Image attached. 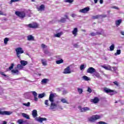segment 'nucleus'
I'll use <instances>...</instances> for the list:
<instances>
[{
  "label": "nucleus",
  "mask_w": 124,
  "mask_h": 124,
  "mask_svg": "<svg viewBox=\"0 0 124 124\" xmlns=\"http://www.w3.org/2000/svg\"><path fill=\"white\" fill-rule=\"evenodd\" d=\"M32 94L34 96V101H38V97H37V93L35 91H31V92Z\"/></svg>",
  "instance_id": "nucleus-11"
},
{
  "label": "nucleus",
  "mask_w": 124,
  "mask_h": 124,
  "mask_svg": "<svg viewBox=\"0 0 124 124\" xmlns=\"http://www.w3.org/2000/svg\"><path fill=\"white\" fill-rule=\"evenodd\" d=\"M64 74H70L71 73V70H70V67L68 66L66 68L64 69V71L63 72Z\"/></svg>",
  "instance_id": "nucleus-9"
},
{
  "label": "nucleus",
  "mask_w": 124,
  "mask_h": 124,
  "mask_svg": "<svg viewBox=\"0 0 124 124\" xmlns=\"http://www.w3.org/2000/svg\"><path fill=\"white\" fill-rule=\"evenodd\" d=\"M87 73H91V74L93 73H94L95 72V69L93 67H89L87 70Z\"/></svg>",
  "instance_id": "nucleus-10"
},
{
  "label": "nucleus",
  "mask_w": 124,
  "mask_h": 124,
  "mask_svg": "<svg viewBox=\"0 0 124 124\" xmlns=\"http://www.w3.org/2000/svg\"><path fill=\"white\" fill-rule=\"evenodd\" d=\"M72 17H73V18H74V17H76V15L75 14H72L71 15Z\"/></svg>",
  "instance_id": "nucleus-54"
},
{
  "label": "nucleus",
  "mask_w": 124,
  "mask_h": 124,
  "mask_svg": "<svg viewBox=\"0 0 124 124\" xmlns=\"http://www.w3.org/2000/svg\"><path fill=\"white\" fill-rule=\"evenodd\" d=\"M56 108H57V104L54 103L53 102H51L49 109L50 110H53V109H56Z\"/></svg>",
  "instance_id": "nucleus-15"
},
{
  "label": "nucleus",
  "mask_w": 124,
  "mask_h": 124,
  "mask_svg": "<svg viewBox=\"0 0 124 124\" xmlns=\"http://www.w3.org/2000/svg\"><path fill=\"white\" fill-rule=\"evenodd\" d=\"M0 15H3V12L1 11H0Z\"/></svg>",
  "instance_id": "nucleus-57"
},
{
  "label": "nucleus",
  "mask_w": 124,
  "mask_h": 124,
  "mask_svg": "<svg viewBox=\"0 0 124 124\" xmlns=\"http://www.w3.org/2000/svg\"><path fill=\"white\" fill-rule=\"evenodd\" d=\"M11 124H15L14 123H11Z\"/></svg>",
  "instance_id": "nucleus-63"
},
{
  "label": "nucleus",
  "mask_w": 124,
  "mask_h": 124,
  "mask_svg": "<svg viewBox=\"0 0 124 124\" xmlns=\"http://www.w3.org/2000/svg\"><path fill=\"white\" fill-rule=\"evenodd\" d=\"M121 54V49H118L116 51V53L114 54L115 56H118Z\"/></svg>",
  "instance_id": "nucleus-39"
},
{
  "label": "nucleus",
  "mask_w": 124,
  "mask_h": 124,
  "mask_svg": "<svg viewBox=\"0 0 124 124\" xmlns=\"http://www.w3.org/2000/svg\"><path fill=\"white\" fill-rule=\"evenodd\" d=\"M18 69H19V70H21V69L24 68V67L22 65V64H18L17 66Z\"/></svg>",
  "instance_id": "nucleus-37"
},
{
  "label": "nucleus",
  "mask_w": 124,
  "mask_h": 124,
  "mask_svg": "<svg viewBox=\"0 0 124 124\" xmlns=\"http://www.w3.org/2000/svg\"><path fill=\"white\" fill-rule=\"evenodd\" d=\"M109 49L110 51H114V49H115V45L112 44V45L109 46Z\"/></svg>",
  "instance_id": "nucleus-35"
},
{
  "label": "nucleus",
  "mask_w": 124,
  "mask_h": 124,
  "mask_svg": "<svg viewBox=\"0 0 124 124\" xmlns=\"http://www.w3.org/2000/svg\"><path fill=\"white\" fill-rule=\"evenodd\" d=\"M61 101L62 103H66V104H69V103L67 102V100H66L65 98H62L61 99Z\"/></svg>",
  "instance_id": "nucleus-27"
},
{
  "label": "nucleus",
  "mask_w": 124,
  "mask_h": 124,
  "mask_svg": "<svg viewBox=\"0 0 124 124\" xmlns=\"http://www.w3.org/2000/svg\"><path fill=\"white\" fill-rule=\"evenodd\" d=\"M74 47H75V48H79V45H78V44H74Z\"/></svg>",
  "instance_id": "nucleus-47"
},
{
  "label": "nucleus",
  "mask_w": 124,
  "mask_h": 124,
  "mask_svg": "<svg viewBox=\"0 0 124 124\" xmlns=\"http://www.w3.org/2000/svg\"><path fill=\"white\" fill-rule=\"evenodd\" d=\"M21 115L23 118H25V119H27V120H30V115H28L27 113H21Z\"/></svg>",
  "instance_id": "nucleus-21"
},
{
  "label": "nucleus",
  "mask_w": 124,
  "mask_h": 124,
  "mask_svg": "<svg viewBox=\"0 0 124 124\" xmlns=\"http://www.w3.org/2000/svg\"><path fill=\"white\" fill-rule=\"evenodd\" d=\"M113 83L115 86H117V87H119V83H118L117 81L113 82Z\"/></svg>",
  "instance_id": "nucleus-49"
},
{
  "label": "nucleus",
  "mask_w": 124,
  "mask_h": 124,
  "mask_svg": "<svg viewBox=\"0 0 124 124\" xmlns=\"http://www.w3.org/2000/svg\"><path fill=\"white\" fill-rule=\"evenodd\" d=\"M106 15H97L93 16V19H99V18H105Z\"/></svg>",
  "instance_id": "nucleus-13"
},
{
  "label": "nucleus",
  "mask_w": 124,
  "mask_h": 124,
  "mask_svg": "<svg viewBox=\"0 0 124 124\" xmlns=\"http://www.w3.org/2000/svg\"><path fill=\"white\" fill-rule=\"evenodd\" d=\"M62 34H63V33L62 32H60L56 34H55L54 35V37H61V36L62 35Z\"/></svg>",
  "instance_id": "nucleus-24"
},
{
  "label": "nucleus",
  "mask_w": 124,
  "mask_h": 124,
  "mask_svg": "<svg viewBox=\"0 0 124 124\" xmlns=\"http://www.w3.org/2000/svg\"><path fill=\"white\" fill-rule=\"evenodd\" d=\"M86 67H87V65L81 64V65H80L79 68H80L81 71H84V70H85V68H86Z\"/></svg>",
  "instance_id": "nucleus-26"
},
{
  "label": "nucleus",
  "mask_w": 124,
  "mask_h": 124,
  "mask_svg": "<svg viewBox=\"0 0 124 124\" xmlns=\"http://www.w3.org/2000/svg\"><path fill=\"white\" fill-rule=\"evenodd\" d=\"M41 62L43 65H47V60H46V59H42Z\"/></svg>",
  "instance_id": "nucleus-30"
},
{
  "label": "nucleus",
  "mask_w": 124,
  "mask_h": 124,
  "mask_svg": "<svg viewBox=\"0 0 124 124\" xmlns=\"http://www.w3.org/2000/svg\"><path fill=\"white\" fill-rule=\"evenodd\" d=\"M78 32V28H75L74 29L73 31H72V33L74 36H76L77 35V33Z\"/></svg>",
  "instance_id": "nucleus-19"
},
{
  "label": "nucleus",
  "mask_w": 124,
  "mask_h": 124,
  "mask_svg": "<svg viewBox=\"0 0 124 124\" xmlns=\"http://www.w3.org/2000/svg\"><path fill=\"white\" fill-rule=\"evenodd\" d=\"M54 97H55V95L53 93H51L49 95V100L50 102H54Z\"/></svg>",
  "instance_id": "nucleus-18"
},
{
  "label": "nucleus",
  "mask_w": 124,
  "mask_h": 124,
  "mask_svg": "<svg viewBox=\"0 0 124 124\" xmlns=\"http://www.w3.org/2000/svg\"><path fill=\"white\" fill-rule=\"evenodd\" d=\"M118 103V102H117V101H116V102H115V103Z\"/></svg>",
  "instance_id": "nucleus-62"
},
{
  "label": "nucleus",
  "mask_w": 124,
  "mask_h": 124,
  "mask_svg": "<svg viewBox=\"0 0 124 124\" xmlns=\"http://www.w3.org/2000/svg\"><path fill=\"white\" fill-rule=\"evenodd\" d=\"M88 11H90V8L89 7H85L79 10V12L81 13H87Z\"/></svg>",
  "instance_id": "nucleus-12"
},
{
  "label": "nucleus",
  "mask_w": 124,
  "mask_h": 124,
  "mask_svg": "<svg viewBox=\"0 0 124 124\" xmlns=\"http://www.w3.org/2000/svg\"><path fill=\"white\" fill-rule=\"evenodd\" d=\"M27 39L29 41H31L34 40V37L32 35H30L27 36Z\"/></svg>",
  "instance_id": "nucleus-22"
},
{
  "label": "nucleus",
  "mask_w": 124,
  "mask_h": 124,
  "mask_svg": "<svg viewBox=\"0 0 124 124\" xmlns=\"http://www.w3.org/2000/svg\"><path fill=\"white\" fill-rule=\"evenodd\" d=\"M28 27L32 29H36L38 28V24L36 23H33L28 25Z\"/></svg>",
  "instance_id": "nucleus-7"
},
{
  "label": "nucleus",
  "mask_w": 124,
  "mask_h": 124,
  "mask_svg": "<svg viewBox=\"0 0 124 124\" xmlns=\"http://www.w3.org/2000/svg\"><path fill=\"white\" fill-rule=\"evenodd\" d=\"M37 9H38V11H44L45 9V5L42 4L40 6H37Z\"/></svg>",
  "instance_id": "nucleus-14"
},
{
  "label": "nucleus",
  "mask_w": 124,
  "mask_h": 124,
  "mask_svg": "<svg viewBox=\"0 0 124 124\" xmlns=\"http://www.w3.org/2000/svg\"><path fill=\"white\" fill-rule=\"evenodd\" d=\"M98 0H94V3H97V1H98Z\"/></svg>",
  "instance_id": "nucleus-58"
},
{
  "label": "nucleus",
  "mask_w": 124,
  "mask_h": 124,
  "mask_svg": "<svg viewBox=\"0 0 124 124\" xmlns=\"http://www.w3.org/2000/svg\"><path fill=\"white\" fill-rule=\"evenodd\" d=\"M12 114V111H1L0 109V115H11Z\"/></svg>",
  "instance_id": "nucleus-8"
},
{
  "label": "nucleus",
  "mask_w": 124,
  "mask_h": 124,
  "mask_svg": "<svg viewBox=\"0 0 124 124\" xmlns=\"http://www.w3.org/2000/svg\"><path fill=\"white\" fill-rule=\"evenodd\" d=\"M102 33H103V30H101L100 32V31H98V32H96V33L92 32L90 34L92 36H94V35H96V34H102Z\"/></svg>",
  "instance_id": "nucleus-17"
},
{
  "label": "nucleus",
  "mask_w": 124,
  "mask_h": 124,
  "mask_svg": "<svg viewBox=\"0 0 124 124\" xmlns=\"http://www.w3.org/2000/svg\"><path fill=\"white\" fill-rule=\"evenodd\" d=\"M41 47L43 49H46V48H47V46H46L44 44H42Z\"/></svg>",
  "instance_id": "nucleus-46"
},
{
  "label": "nucleus",
  "mask_w": 124,
  "mask_h": 124,
  "mask_svg": "<svg viewBox=\"0 0 124 124\" xmlns=\"http://www.w3.org/2000/svg\"><path fill=\"white\" fill-rule=\"evenodd\" d=\"M20 63L22 66H25V65H27V64H28V62L24 60H21L20 61Z\"/></svg>",
  "instance_id": "nucleus-25"
},
{
  "label": "nucleus",
  "mask_w": 124,
  "mask_h": 124,
  "mask_svg": "<svg viewBox=\"0 0 124 124\" xmlns=\"http://www.w3.org/2000/svg\"><path fill=\"white\" fill-rule=\"evenodd\" d=\"M0 74H1V75H2V76H4L5 77H6V75H5V74H4V73H3V72H0Z\"/></svg>",
  "instance_id": "nucleus-53"
},
{
  "label": "nucleus",
  "mask_w": 124,
  "mask_h": 124,
  "mask_svg": "<svg viewBox=\"0 0 124 124\" xmlns=\"http://www.w3.org/2000/svg\"><path fill=\"white\" fill-rule=\"evenodd\" d=\"M67 91L66 90H64L63 91V92H62V94H66V93H67Z\"/></svg>",
  "instance_id": "nucleus-51"
},
{
  "label": "nucleus",
  "mask_w": 124,
  "mask_h": 124,
  "mask_svg": "<svg viewBox=\"0 0 124 124\" xmlns=\"http://www.w3.org/2000/svg\"><path fill=\"white\" fill-rule=\"evenodd\" d=\"M65 18L66 19H68V16H65Z\"/></svg>",
  "instance_id": "nucleus-59"
},
{
  "label": "nucleus",
  "mask_w": 124,
  "mask_h": 124,
  "mask_svg": "<svg viewBox=\"0 0 124 124\" xmlns=\"http://www.w3.org/2000/svg\"><path fill=\"white\" fill-rule=\"evenodd\" d=\"M120 33L122 34V35H124V31H121Z\"/></svg>",
  "instance_id": "nucleus-55"
},
{
  "label": "nucleus",
  "mask_w": 124,
  "mask_h": 124,
  "mask_svg": "<svg viewBox=\"0 0 124 124\" xmlns=\"http://www.w3.org/2000/svg\"><path fill=\"white\" fill-rule=\"evenodd\" d=\"M11 72L12 73H14V74H16V75H19L20 74V72H19L18 70L13 69L11 70Z\"/></svg>",
  "instance_id": "nucleus-23"
},
{
  "label": "nucleus",
  "mask_w": 124,
  "mask_h": 124,
  "mask_svg": "<svg viewBox=\"0 0 124 124\" xmlns=\"http://www.w3.org/2000/svg\"><path fill=\"white\" fill-rule=\"evenodd\" d=\"M65 21H66V20H65V18H62L60 20V22L61 23H65Z\"/></svg>",
  "instance_id": "nucleus-44"
},
{
  "label": "nucleus",
  "mask_w": 124,
  "mask_h": 124,
  "mask_svg": "<svg viewBox=\"0 0 124 124\" xmlns=\"http://www.w3.org/2000/svg\"><path fill=\"white\" fill-rule=\"evenodd\" d=\"M90 110H91V108L87 107H85L80 108L81 112H87V111H90Z\"/></svg>",
  "instance_id": "nucleus-16"
},
{
  "label": "nucleus",
  "mask_w": 124,
  "mask_h": 124,
  "mask_svg": "<svg viewBox=\"0 0 124 124\" xmlns=\"http://www.w3.org/2000/svg\"><path fill=\"white\" fill-rule=\"evenodd\" d=\"M45 104L46 105V106H49V100H46L45 101Z\"/></svg>",
  "instance_id": "nucleus-43"
},
{
  "label": "nucleus",
  "mask_w": 124,
  "mask_h": 124,
  "mask_svg": "<svg viewBox=\"0 0 124 124\" xmlns=\"http://www.w3.org/2000/svg\"><path fill=\"white\" fill-rule=\"evenodd\" d=\"M122 21L123 20L122 19H118V20L115 21V25H116V27H119L120 25H121V24H122Z\"/></svg>",
  "instance_id": "nucleus-20"
},
{
  "label": "nucleus",
  "mask_w": 124,
  "mask_h": 124,
  "mask_svg": "<svg viewBox=\"0 0 124 124\" xmlns=\"http://www.w3.org/2000/svg\"><path fill=\"white\" fill-rule=\"evenodd\" d=\"M15 14L16 16H18L21 19L25 18V16H26V14H25L24 12H16Z\"/></svg>",
  "instance_id": "nucleus-6"
},
{
  "label": "nucleus",
  "mask_w": 124,
  "mask_h": 124,
  "mask_svg": "<svg viewBox=\"0 0 124 124\" xmlns=\"http://www.w3.org/2000/svg\"><path fill=\"white\" fill-rule=\"evenodd\" d=\"M17 123L19 124H24V120L23 119H19L17 121Z\"/></svg>",
  "instance_id": "nucleus-40"
},
{
  "label": "nucleus",
  "mask_w": 124,
  "mask_h": 124,
  "mask_svg": "<svg viewBox=\"0 0 124 124\" xmlns=\"http://www.w3.org/2000/svg\"><path fill=\"white\" fill-rule=\"evenodd\" d=\"M8 41H9V38H5L4 39V44H5V45L7 44V42H8Z\"/></svg>",
  "instance_id": "nucleus-38"
},
{
  "label": "nucleus",
  "mask_w": 124,
  "mask_h": 124,
  "mask_svg": "<svg viewBox=\"0 0 124 124\" xmlns=\"http://www.w3.org/2000/svg\"><path fill=\"white\" fill-rule=\"evenodd\" d=\"M14 67V63H12L11 66L9 67L8 70H11V69H13Z\"/></svg>",
  "instance_id": "nucleus-42"
},
{
  "label": "nucleus",
  "mask_w": 124,
  "mask_h": 124,
  "mask_svg": "<svg viewBox=\"0 0 124 124\" xmlns=\"http://www.w3.org/2000/svg\"><path fill=\"white\" fill-rule=\"evenodd\" d=\"M104 91L105 93H110V95H113V94H115V93H117L116 92H115L114 91V90H110L107 88H105L104 89Z\"/></svg>",
  "instance_id": "nucleus-5"
},
{
  "label": "nucleus",
  "mask_w": 124,
  "mask_h": 124,
  "mask_svg": "<svg viewBox=\"0 0 124 124\" xmlns=\"http://www.w3.org/2000/svg\"><path fill=\"white\" fill-rule=\"evenodd\" d=\"M24 106H26V107H30V106L31 105V103L30 102H28L27 103H23L22 104Z\"/></svg>",
  "instance_id": "nucleus-36"
},
{
  "label": "nucleus",
  "mask_w": 124,
  "mask_h": 124,
  "mask_svg": "<svg viewBox=\"0 0 124 124\" xmlns=\"http://www.w3.org/2000/svg\"><path fill=\"white\" fill-rule=\"evenodd\" d=\"M16 56L20 59V57H21V54L24 53V50H23V48L22 47H17L16 49Z\"/></svg>",
  "instance_id": "nucleus-2"
},
{
  "label": "nucleus",
  "mask_w": 124,
  "mask_h": 124,
  "mask_svg": "<svg viewBox=\"0 0 124 124\" xmlns=\"http://www.w3.org/2000/svg\"><path fill=\"white\" fill-rule=\"evenodd\" d=\"M47 82H49V79L48 78L43 79L41 81L42 84H47Z\"/></svg>",
  "instance_id": "nucleus-28"
},
{
  "label": "nucleus",
  "mask_w": 124,
  "mask_h": 124,
  "mask_svg": "<svg viewBox=\"0 0 124 124\" xmlns=\"http://www.w3.org/2000/svg\"><path fill=\"white\" fill-rule=\"evenodd\" d=\"M82 79H83V80H84L85 81H90V78H89L86 76H83Z\"/></svg>",
  "instance_id": "nucleus-31"
},
{
  "label": "nucleus",
  "mask_w": 124,
  "mask_h": 124,
  "mask_svg": "<svg viewBox=\"0 0 124 124\" xmlns=\"http://www.w3.org/2000/svg\"><path fill=\"white\" fill-rule=\"evenodd\" d=\"M101 117V115H93L89 118V120L90 122L93 123L94 121H96V120H99Z\"/></svg>",
  "instance_id": "nucleus-4"
},
{
  "label": "nucleus",
  "mask_w": 124,
  "mask_h": 124,
  "mask_svg": "<svg viewBox=\"0 0 124 124\" xmlns=\"http://www.w3.org/2000/svg\"><path fill=\"white\" fill-rule=\"evenodd\" d=\"M82 31H86V30H82Z\"/></svg>",
  "instance_id": "nucleus-60"
},
{
  "label": "nucleus",
  "mask_w": 124,
  "mask_h": 124,
  "mask_svg": "<svg viewBox=\"0 0 124 124\" xmlns=\"http://www.w3.org/2000/svg\"><path fill=\"white\" fill-rule=\"evenodd\" d=\"M57 64H60V63H62L63 62V60L62 59H61L60 60L56 61V62Z\"/></svg>",
  "instance_id": "nucleus-33"
},
{
  "label": "nucleus",
  "mask_w": 124,
  "mask_h": 124,
  "mask_svg": "<svg viewBox=\"0 0 124 124\" xmlns=\"http://www.w3.org/2000/svg\"><path fill=\"white\" fill-rule=\"evenodd\" d=\"M45 96V93H40L38 94V98H43Z\"/></svg>",
  "instance_id": "nucleus-32"
},
{
  "label": "nucleus",
  "mask_w": 124,
  "mask_h": 124,
  "mask_svg": "<svg viewBox=\"0 0 124 124\" xmlns=\"http://www.w3.org/2000/svg\"><path fill=\"white\" fill-rule=\"evenodd\" d=\"M32 1H35V0H31Z\"/></svg>",
  "instance_id": "nucleus-61"
},
{
  "label": "nucleus",
  "mask_w": 124,
  "mask_h": 124,
  "mask_svg": "<svg viewBox=\"0 0 124 124\" xmlns=\"http://www.w3.org/2000/svg\"><path fill=\"white\" fill-rule=\"evenodd\" d=\"M87 92H88V93H92V89H91V88H90V87H88Z\"/></svg>",
  "instance_id": "nucleus-48"
},
{
  "label": "nucleus",
  "mask_w": 124,
  "mask_h": 124,
  "mask_svg": "<svg viewBox=\"0 0 124 124\" xmlns=\"http://www.w3.org/2000/svg\"><path fill=\"white\" fill-rule=\"evenodd\" d=\"M112 8H113L114 9H117V10H119V7L117 6H113Z\"/></svg>",
  "instance_id": "nucleus-52"
},
{
  "label": "nucleus",
  "mask_w": 124,
  "mask_h": 124,
  "mask_svg": "<svg viewBox=\"0 0 124 124\" xmlns=\"http://www.w3.org/2000/svg\"><path fill=\"white\" fill-rule=\"evenodd\" d=\"M32 116L33 118H35V121L39 122V123H42V122H46L47 118L42 117H36L37 116V110L34 109L32 111Z\"/></svg>",
  "instance_id": "nucleus-1"
},
{
  "label": "nucleus",
  "mask_w": 124,
  "mask_h": 124,
  "mask_svg": "<svg viewBox=\"0 0 124 124\" xmlns=\"http://www.w3.org/2000/svg\"><path fill=\"white\" fill-rule=\"evenodd\" d=\"M20 0H11V1L10 2V4H11L12 2H16L17 1H19Z\"/></svg>",
  "instance_id": "nucleus-45"
},
{
  "label": "nucleus",
  "mask_w": 124,
  "mask_h": 124,
  "mask_svg": "<svg viewBox=\"0 0 124 124\" xmlns=\"http://www.w3.org/2000/svg\"><path fill=\"white\" fill-rule=\"evenodd\" d=\"M99 101V99L97 97H95L94 99L92 100V102L93 103H97Z\"/></svg>",
  "instance_id": "nucleus-29"
},
{
  "label": "nucleus",
  "mask_w": 124,
  "mask_h": 124,
  "mask_svg": "<svg viewBox=\"0 0 124 124\" xmlns=\"http://www.w3.org/2000/svg\"><path fill=\"white\" fill-rule=\"evenodd\" d=\"M65 2H68L69 3H72L74 0H64Z\"/></svg>",
  "instance_id": "nucleus-41"
},
{
  "label": "nucleus",
  "mask_w": 124,
  "mask_h": 124,
  "mask_svg": "<svg viewBox=\"0 0 124 124\" xmlns=\"http://www.w3.org/2000/svg\"><path fill=\"white\" fill-rule=\"evenodd\" d=\"M100 3H101V4H102V3H103V0H100Z\"/></svg>",
  "instance_id": "nucleus-56"
},
{
  "label": "nucleus",
  "mask_w": 124,
  "mask_h": 124,
  "mask_svg": "<svg viewBox=\"0 0 124 124\" xmlns=\"http://www.w3.org/2000/svg\"><path fill=\"white\" fill-rule=\"evenodd\" d=\"M78 92L79 94L83 93V89L82 88H78Z\"/></svg>",
  "instance_id": "nucleus-34"
},
{
  "label": "nucleus",
  "mask_w": 124,
  "mask_h": 124,
  "mask_svg": "<svg viewBox=\"0 0 124 124\" xmlns=\"http://www.w3.org/2000/svg\"><path fill=\"white\" fill-rule=\"evenodd\" d=\"M98 124H107V123L102 121L99 122Z\"/></svg>",
  "instance_id": "nucleus-50"
},
{
  "label": "nucleus",
  "mask_w": 124,
  "mask_h": 124,
  "mask_svg": "<svg viewBox=\"0 0 124 124\" xmlns=\"http://www.w3.org/2000/svg\"><path fill=\"white\" fill-rule=\"evenodd\" d=\"M102 67L105 68L106 70H110V71H116L117 70V67L116 66L111 67L110 65H104L102 66Z\"/></svg>",
  "instance_id": "nucleus-3"
}]
</instances>
